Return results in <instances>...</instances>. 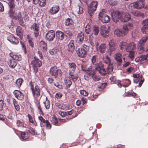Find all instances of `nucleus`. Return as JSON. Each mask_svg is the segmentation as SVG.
Instances as JSON below:
<instances>
[{"instance_id": "56", "label": "nucleus", "mask_w": 148, "mask_h": 148, "mask_svg": "<svg viewBox=\"0 0 148 148\" xmlns=\"http://www.w3.org/2000/svg\"><path fill=\"white\" fill-rule=\"evenodd\" d=\"M57 52V50L55 49H52L49 51V53L51 55L56 54Z\"/></svg>"}, {"instance_id": "39", "label": "nucleus", "mask_w": 148, "mask_h": 148, "mask_svg": "<svg viewBox=\"0 0 148 148\" xmlns=\"http://www.w3.org/2000/svg\"><path fill=\"white\" fill-rule=\"evenodd\" d=\"M127 52H129L128 55V57L131 60H133L134 58V55L135 53V51L134 50Z\"/></svg>"}, {"instance_id": "24", "label": "nucleus", "mask_w": 148, "mask_h": 148, "mask_svg": "<svg viewBox=\"0 0 148 148\" xmlns=\"http://www.w3.org/2000/svg\"><path fill=\"white\" fill-rule=\"evenodd\" d=\"M10 56L14 60H16L17 61H20L21 60V57L20 55L16 54L13 53H10Z\"/></svg>"}, {"instance_id": "55", "label": "nucleus", "mask_w": 148, "mask_h": 148, "mask_svg": "<svg viewBox=\"0 0 148 148\" xmlns=\"http://www.w3.org/2000/svg\"><path fill=\"white\" fill-rule=\"evenodd\" d=\"M24 15L23 18L25 21H27L29 20V17L28 16L26 12H24L23 13Z\"/></svg>"}, {"instance_id": "13", "label": "nucleus", "mask_w": 148, "mask_h": 148, "mask_svg": "<svg viewBox=\"0 0 148 148\" xmlns=\"http://www.w3.org/2000/svg\"><path fill=\"white\" fill-rule=\"evenodd\" d=\"M142 24L143 26L142 27L141 31L144 34L148 32V19L143 21Z\"/></svg>"}, {"instance_id": "59", "label": "nucleus", "mask_w": 148, "mask_h": 148, "mask_svg": "<svg viewBox=\"0 0 148 148\" xmlns=\"http://www.w3.org/2000/svg\"><path fill=\"white\" fill-rule=\"evenodd\" d=\"M52 121L53 123L55 124H56L58 122V120L57 118L54 116L52 119Z\"/></svg>"}, {"instance_id": "16", "label": "nucleus", "mask_w": 148, "mask_h": 148, "mask_svg": "<svg viewBox=\"0 0 148 148\" xmlns=\"http://www.w3.org/2000/svg\"><path fill=\"white\" fill-rule=\"evenodd\" d=\"M13 94L15 97L19 100H23L24 99L23 93L19 90H15L13 92Z\"/></svg>"}, {"instance_id": "17", "label": "nucleus", "mask_w": 148, "mask_h": 148, "mask_svg": "<svg viewBox=\"0 0 148 148\" xmlns=\"http://www.w3.org/2000/svg\"><path fill=\"white\" fill-rule=\"evenodd\" d=\"M77 53L78 56L82 58L84 57L87 54L86 51L84 49L82 48L78 49L77 51Z\"/></svg>"}, {"instance_id": "44", "label": "nucleus", "mask_w": 148, "mask_h": 148, "mask_svg": "<svg viewBox=\"0 0 148 148\" xmlns=\"http://www.w3.org/2000/svg\"><path fill=\"white\" fill-rule=\"evenodd\" d=\"M21 136L23 140L27 139L28 138V133L27 132H21Z\"/></svg>"}, {"instance_id": "6", "label": "nucleus", "mask_w": 148, "mask_h": 148, "mask_svg": "<svg viewBox=\"0 0 148 148\" xmlns=\"http://www.w3.org/2000/svg\"><path fill=\"white\" fill-rule=\"evenodd\" d=\"M99 20L104 23H108L110 21V18L108 15L105 14L104 10L99 12Z\"/></svg>"}, {"instance_id": "8", "label": "nucleus", "mask_w": 148, "mask_h": 148, "mask_svg": "<svg viewBox=\"0 0 148 148\" xmlns=\"http://www.w3.org/2000/svg\"><path fill=\"white\" fill-rule=\"evenodd\" d=\"M98 4L97 1H93L90 3L88 9V13L90 16H92L93 12L96 10Z\"/></svg>"}, {"instance_id": "46", "label": "nucleus", "mask_w": 148, "mask_h": 148, "mask_svg": "<svg viewBox=\"0 0 148 148\" xmlns=\"http://www.w3.org/2000/svg\"><path fill=\"white\" fill-rule=\"evenodd\" d=\"M46 101L44 102V103L46 108L47 109H49L50 106V102L49 100H47V97L46 98Z\"/></svg>"}, {"instance_id": "38", "label": "nucleus", "mask_w": 148, "mask_h": 148, "mask_svg": "<svg viewBox=\"0 0 148 148\" xmlns=\"http://www.w3.org/2000/svg\"><path fill=\"white\" fill-rule=\"evenodd\" d=\"M69 77H66L64 79V82L66 87H69L72 84V82Z\"/></svg>"}, {"instance_id": "50", "label": "nucleus", "mask_w": 148, "mask_h": 148, "mask_svg": "<svg viewBox=\"0 0 148 148\" xmlns=\"http://www.w3.org/2000/svg\"><path fill=\"white\" fill-rule=\"evenodd\" d=\"M90 27L88 24L85 27V31L87 34H89L90 32Z\"/></svg>"}, {"instance_id": "34", "label": "nucleus", "mask_w": 148, "mask_h": 148, "mask_svg": "<svg viewBox=\"0 0 148 148\" xmlns=\"http://www.w3.org/2000/svg\"><path fill=\"white\" fill-rule=\"evenodd\" d=\"M106 49V45L104 44H101L99 47V49L97 50L98 51H100L102 53H103L105 52Z\"/></svg>"}, {"instance_id": "40", "label": "nucleus", "mask_w": 148, "mask_h": 148, "mask_svg": "<svg viewBox=\"0 0 148 148\" xmlns=\"http://www.w3.org/2000/svg\"><path fill=\"white\" fill-rule=\"evenodd\" d=\"M93 34L95 35H97L99 34V28L97 25H94L93 28Z\"/></svg>"}, {"instance_id": "47", "label": "nucleus", "mask_w": 148, "mask_h": 148, "mask_svg": "<svg viewBox=\"0 0 148 148\" xmlns=\"http://www.w3.org/2000/svg\"><path fill=\"white\" fill-rule=\"evenodd\" d=\"M46 0H39V1L38 4L41 7H44L46 5Z\"/></svg>"}, {"instance_id": "32", "label": "nucleus", "mask_w": 148, "mask_h": 148, "mask_svg": "<svg viewBox=\"0 0 148 148\" xmlns=\"http://www.w3.org/2000/svg\"><path fill=\"white\" fill-rule=\"evenodd\" d=\"M69 77L70 79L72 80L74 82L76 81L78 77L77 75L74 74V72H70V71L69 72Z\"/></svg>"}, {"instance_id": "60", "label": "nucleus", "mask_w": 148, "mask_h": 148, "mask_svg": "<svg viewBox=\"0 0 148 148\" xmlns=\"http://www.w3.org/2000/svg\"><path fill=\"white\" fill-rule=\"evenodd\" d=\"M27 116L28 117L29 121L32 123H33L34 121L32 116L29 114H28Z\"/></svg>"}, {"instance_id": "1", "label": "nucleus", "mask_w": 148, "mask_h": 148, "mask_svg": "<svg viewBox=\"0 0 148 148\" xmlns=\"http://www.w3.org/2000/svg\"><path fill=\"white\" fill-rule=\"evenodd\" d=\"M112 17L113 21L116 23L119 19L123 22H126L131 19L130 15L128 13H121L118 11L114 12L112 14Z\"/></svg>"}, {"instance_id": "19", "label": "nucleus", "mask_w": 148, "mask_h": 148, "mask_svg": "<svg viewBox=\"0 0 148 148\" xmlns=\"http://www.w3.org/2000/svg\"><path fill=\"white\" fill-rule=\"evenodd\" d=\"M133 27V25L132 24L128 23L124 24L123 26V32L126 35L129 30L131 29Z\"/></svg>"}, {"instance_id": "43", "label": "nucleus", "mask_w": 148, "mask_h": 148, "mask_svg": "<svg viewBox=\"0 0 148 148\" xmlns=\"http://www.w3.org/2000/svg\"><path fill=\"white\" fill-rule=\"evenodd\" d=\"M8 1L9 8H14L15 4L14 0H8Z\"/></svg>"}, {"instance_id": "4", "label": "nucleus", "mask_w": 148, "mask_h": 148, "mask_svg": "<svg viewBox=\"0 0 148 148\" xmlns=\"http://www.w3.org/2000/svg\"><path fill=\"white\" fill-rule=\"evenodd\" d=\"M136 44L133 42L128 44L125 42H121L119 45L120 49L122 50L125 49L126 51H134L136 49Z\"/></svg>"}, {"instance_id": "33", "label": "nucleus", "mask_w": 148, "mask_h": 148, "mask_svg": "<svg viewBox=\"0 0 148 148\" xmlns=\"http://www.w3.org/2000/svg\"><path fill=\"white\" fill-rule=\"evenodd\" d=\"M39 45L40 46V49H42L43 51H45L47 49V44L44 41H41L39 43Z\"/></svg>"}, {"instance_id": "15", "label": "nucleus", "mask_w": 148, "mask_h": 148, "mask_svg": "<svg viewBox=\"0 0 148 148\" xmlns=\"http://www.w3.org/2000/svg\"><path fill=\"white\" fill-rule=\"evenodd\" d=\"M143 1H137L133 3V7L137 9H140L144 7Z\"/></svg>"}, {"instance_id": "45", "label": "nucleus", "mask_w": 148, "mask_h": 148, "mask_svg": "<svg viewBox=\"0 0 148 148\" xmlns=\"http://www.w3.org/2000/svg\"><path fill=\"white\" fill-rule=\"evenodd\" d=\"M76 12L79 14H81L83 12V8L82 7V6L78 5L76 8Z\"/></svg>"}, {"instance_id": "18", "label": "nucleus", "mask_w": 148, "mask_h": 148, "mask_svg": "<svg viewBox=\"0 0 148 148\" xmlns=\"http://www.w3.org/2000/svg\"><path fill=\"white\" fill-rule=\"evenodd\" d=\"M131 13L134 16L138 17H144L146 15V14L136 10H132Z\"/></svg>"}, {"instance_id": "7", "label": "nucleus", "mask_w": 148, "mask_h": 148, "mask_svg": "<svg viewBox=\"0 0 148 148\" xmlns=\"http://www.w3.org/2000/svg\"><path fill=\"white\" fill-rule=\"evenodd\" d=\"M49 72L50 74L55 78L58 75H61L62 74L61 70L58 69L55 66L52 67L50 69Z\"/></svg>"}, {"instance_id": "5", "label": "nucleus", "mask_w": 148, "mask_h": 148, "mask_svg": "<svg viewBox=\"0 0 148 148\" xmlns=\"http://www.w3.org/2000/svg\"><path fill=\"white\" fill-rule=\"evenodd\" d=\"M81 69L84 71H87V73L90 77H92L93 80L95 81H97L100 80V78L95 75V70L92 69V67L90 66L88 69H87V70L85 68H84V65L82 64L81 65Z\"/></svg>"}, {"instance_id": "21", "label": "nucleus", "mask_w": 148, "mask_h": 148, "mask_svg": "<svg viewBox=\"0 0 148 148\" xmlns=\"http://www.w3.org/2000/svg\"><path fill=\"white\" fill-rule=\"evenodd\" d=\"M16 16V18L14 20H17L20 25L22 26H24L25 25L24 21L23 20L22 15L20 12H19Z\"/></svg>"}, {"instance_id": "29", "label": "nucleus", "mask_w": 148, "mask_h": 148, "mask_svg": "<svg viewBox=\"0 0 148 148\" xmlns=\"http://www.w3.org/2000/svg\"><path fill=\"white\" fill-rule=\"evenodd\" d=\"M84 39V35L82 33H80L78 34L77 38V40L79 43H81Z\"/></svg>"}, {"instance_id": "22", "label": "nucleus", "mask_w": 148, "mask_h": 148, "mask_svg": "<svg viewBox=\"0 0 148 148\" xmlns=\"http://www.w3.org/2000/svg\"><path fill=\"white\" fill-rule=\"evenodd\" d=\"M59 9V7L58 5H53L50 9L49 12L51 14H54L58 12Z\"/></svg>"}, {"instance_id": "63", "label": "nucleus", "mask_w": 148, "mask_h": 148, "mask_svg": "<svg viewBox=\"0 0 148 148\" xmlns=\"http://www.w3.org/2000/svg\"><path fill=\"white\" fill-rule=\"evenodd\" d=\"M133 76L135 79L139 78V79H141L142 78V77L141 76H140V75L139 74H134L133 75Z\"/></svg>"}, {"instance_id": "61", "label": "nucleus", "mask_w": 148, "mask_h": 148, "mask_svg": "<svg viewBox=\"0 0 148 148\" xmlns=\"http://www.w3.org/2000/svg\"><path fill=\"white\" fill-rule=\"evenodd\" d=\"M4 11V8L3 4L0 2V12H2Z\"/></svg>"}, {"instance_id": "30", "label": "nucleus", "mask_w": 148, "mask_h": 148, "mask_svg": "<svg viewBox=\"0 0 148 148\" xmlns=\"http://www.w3.org/2000/svg\"><path fill=\"white\" fill-rule=\"evenodd\" d=\"M122 55L120 53H116L114 55V58L119 62V65L121 63Z\"/></svg>"}, {"instance_id": "14", "label": "nucleus", "mask_w": 148, "mask_h": 148, "mask_svg": "<svg viewBox=\"0 0 148 148\" xmlns=\"http://www.w3.org/2000/svg\"><path fill=\"white\" fill-rule=\"evenodd\" d=\"M7 39L10 42L14 44H17L18 43L17 39L11 34H10L7 37Z\"/></svg>"}, {"instance_id": "25", "label": "nucleus", "mask_w": 148, "mask_h": 148, "mask_svg": "<svg viewBox=\"0 0 148 148\" xmlns=\"http://www.w3.org/2000/svg\"><path fill=\"white\" fill-rule=\"evenodd\" d=\"M56 36L58 39L60 40L64 39L65 35L63 32L59 30L57 31L56 32Z\"/></svg>"}, {"instance_id": "35", "label": "nucleus", "mask_w": 148, "mask_h": 148, "mask_svg": "<svg viewBox=\"0 0 148 148\" xmlns=\"http://www.w3.org/2000/svg\"><path fill=\"white\" fill-rule=\"evenodd\" d=\"M75 49V46L73 41H71L68 45V51L73 52Z\"/></svg>"}, {"instance_id": "3", "label": "nucleus", "mask_w": 148, "mask_h": 148, "mask_svg": "<svg viewBox=\"0 0 148 148\" xmlns=\"http://www.w3.org/2000/svg\"><path fill=\"white\" fill-rule=\"evenodd\" d=\"M29 86L30 89L32 91V93L34 98L36 100L40 99L42 96L41 94V89L40 87L38 85L34 86V83L32 81L29 82Z\"/></svg>"}, {"instance_id": "37", "label": "nucleus", "mask_w": 148, "mask_h": 148, "mask_svg": "<svg viewBox=\"0 0 148 148\" xmlns=\"http://www.w3.org/2000/svg\"><path fill=\"white\" fill-rule=\"evenodd\" d=\"M74 23L73 20L72 19L67 18L66 19L64 24L65 25L69 26L73 25Z\"/></svg>"}, {"instance_id": "31", "label": "nucleus", "mask_w": 148, "mask_h": 148, "mask_svg": "<svg viewBox=\"0 0 148 148\" xmlns=\"http://www.w3.org/2000/svg\"><path fill=\"white\" fill-rule=\"evenodd\" d=\"M114 34L117 36L119 37L125 35L123 30H121L119 29H116L115 30L114 32Z\"/></svg>"}, {"instance_id": "51", "label": "nucleus", "mask_w": 148, "mask_h": 148, "mask_svg": "<svg viewBox=\"0 0 148 148\" xmlns=\"http://www.w3.org/2000/svg\"><path fill=\"white\" fill-rule=\"evenodd\" d=\"M64 32L65 34V36L67 37H70L72 36V33L69 30H67Z\"/></svg>"}, {"instance_id": "36", "label": "nucleus", "mask_w": 148, "mask_h": 148, "mask_svg": "<svg viewBox=\"0 0 148 148\" xmlns=\"http://www.w3.org/2000/svg\"><path fill=\"white\" fill-rule=\"evenodd\" d=\"M69 68L70 72H74L76 67V65L75 63L72 62L69 64Z\"/></svg>"}, {"instance_id": "48", "label": "nucleus", "mask_w": 148, "mask_h": 148, "mask_svg": "<svg viewBox=\"0 0 148 148\" xmlns=\"http://www.w3.org/2000/svg\"><path fill=\"white\" fill-rule=\"evenodd\" d=\"M137 48L138 50V52L139 54H143L145 52V49H144V47H138Z\"/></svg>"}, {"instance_id": "2", "label": "nucleus", "mask_w": 148, "mask_h": 148, "mask_svg": "<svg viewBox=\"0 0 148 148\" xmlns=\"http://www.w3.org/2000/svg\"><path fill=\"white\" fill-rule=\"evenodd\" d=\"M97 56L95 55L93 56L91 59L92 63L95 65V70L97 71L99 73L102 75H106V70L104 68V65L101 62H99L98 63H96V58Z\"/></svg>"}, {"instance_id": "54", "label": "nucleus", "mask_w": 148, "mask_h": 148, "mask_svg": "<svg viewBox=\"0 0 148 148\" xmlns=\"http://www.w3.org/2000/svg\"><path fill=\"white\" fill-rule=\"evenodd\" d=\"M81 94L85 96H87L88 95V93L84 90H80L79 91Z\"/></svg>"}, {"instance_id": "41", "label": "nucleus", "mask_w": 148, "mask_h": 148, "mask_svg": "<svg viewBox=\"0 0 148 148\" xmlns=\"http://www.w3.org/2000/svg\"><path fill=\"white\" fill-rule=\"evenodd\" d=\"M16 124L18 127H25V124L23 121L22 120H18L16 121Z\"/></svg>"}, {"instance_id": "49", "label": "nucleus", "mask_w": 148, "mask_h": 148, "mask_svg": "<svg viewBox=\"0 0 148 148\" xmlns=\"http://www.w3.org/2000/svg\"><path fill=\"white\" fill-rule=\"evenodd\" d=\"M108 73H110L112 71L113 68L112 64H109L107 67Z\"/></svg>"}, {"instance_id": "62", "label": "nucleus", "mask_w": 148, "mask_h": 148, "mask_svg": "<svg viewBox=\"0 0 148 148\" xmlns=\"http://www.w3.org/2000/svg\"><path fill=\"white\" fill-rule=\"evenodd\" d=\"M3 106V103L2 100H0V111L2 110Z\"/></svg>"}, {"instance_id": "27", "label": "nucleus", "mask_w": 148, "mask_h": 148, "mask_svg": "<svg viewBox=\"0 0 148 148\" xmlns=\"http://www.w3.org/2000/svg\"><path fill=\"white\" fill-rule=\"evenodd\" d=\"M148 39L147 37L142 38L139 41L137 45L138 47H144L145 43L146 42Z\"/></svg>"}, {"instance_id": "42", "label": "nucleus", "mask_w": 148, "mask_h": 148, "mask_svg": "<svg viewBox=\"0 0 148 148\" xmlns=\"http://www.w3.org/2000/svg\"><path fill=\"white\" fill-rule=\"evenodd\" d=\"M23 81V80L21 78H19L16 82L15 84L16 86L19 88L21 86L22 83Z\"/></svg>"}, {"instance_id": "9", "label": "nucleus", "mask_w": 148, "mask_h": 148, "mask_svg": "<svg viewBox=\"0 0 148 148\" xmlns=\"http://www.w3.org/2000/svg\"><path fill=\"white\" fill-rule=\"evenodd\" d=\"M135 61L137 62L143 64L148 61V54L146 55H142L136 58Z\"/></svg>"}, {"instance_id": "57", "label": "nucleus", "mask_w": 148, "mask_h": 148, "mask_svg": "<svg viewBox=\"0 0 148 148\" xmlns=\"http://www.w3.org/2000/svg\"><path fill=\"white\" fill-rule=\"evenodd\" d=\"M44 123L46 124L47 128L50 129L51 128V125L48 121L46 120V122Z\"/></svg>"}, {"instance_id": "26", "label": "nucleus", "mask_w": 148, "mask_h": 148, "mask_svg": "<svg viewBox=\"0 0 148 148\" xmlns=\"http://www.w3.org/2000/svg\"><path fill=\"white\" fill-rule=\"evenodd\" d=\"M14 8H9L10 9L8 13L9 17L13 19H16V16L15 15Z\"/></svg>"}, {"instance_id": "23", "label": "nucleus", "mask_w": 148, "mask_h": 148, "mask_svg": "<svg viewBox=\"0 0 148 148\" xmlns=\"http://www.w3.org/2000/svg\"><path fill=\"white\" fill-rule=\"evenodd\" d=\"M110 50L111 51H115L117 47L116 45L114 40H111L108 44Z\"/></svg>"}, {"instance_id": "53", "label": "nucleus", "mask_w": 148, "mask_h": 148, "mask_svg": "<svg viewBox=\"0 0 148 148\" xmlns=\"http://www.w3.org/2000/svg\"><path fill=\"white\" fill-rule=\"evenodd\" d=\"M124 81L125 82H123L126 84H124L123 85L124 87H128L130 84L131 82L129 79H127L124 80Z\"/></svg>"}, {"instance_id": "10", "label": "nucleus", "mask_w": 148, "mask_h": 148, "mask_svg": "<svg viewBox=\"0 0 148 148\" xmlns=\"http://www.w3.org/2000/svg\"><path fill=\"white\" fill-rule=\"evenodd\" d=\"M55 37V32L53 30H50L47 32L46 34V38L49 41H53Z\"/></svg>"}, {"instance_id": "20", "label": "nucleus", "mask_w": 148, "mask_h": 148, "mask_svg": "<svg viewBox=\"0 0 148 148\" xmlns=\"http://www.w3.org/2000/svg\"><path fill=\"white\" fill-rule=\"evenodd\" d=\"M31 64L33 66L40 67L42 64V63L38 59L36 58V57H34V60L32 61Z\"/></svg>"}, {"instance_id": "64", "label": "nucleus", "mask_w": 148, "mask_h": 148, "mask_svg": "<svg viewBox=\"0 0 148 148\" xmlns=\"http://www.w3.org/2000/svg\"><path fill=\"white\" fill-rule=\"evenodd\" d=\"M39 119L41 121V122L45 123L46 120H45L42 116H40L38 117Z\"/></svg>"}, {"instance_id": "28", "label": "nucleus", "mask_w": 148, "mask_h": 148, "mask_svg": "<svg viewBox=\"0 0 148 148\" xmlns=\"http://www.w3.org/2000/svg\"><path fill=\"white\" fill-rule=\"evenodd\" d=\"M8 64L9 66L12 68H14L16 65V62L12 58L8 60Z\"/></svg>"}, {"instance_id": "52", "label": "nucleus", "mask_w": 148, "mask_h": 148, "mask_svg": "<svg viewBox=\"0 0 148 148\" xmlns=\"http://www.w3.org/2000/svg\"><path fill=\"white\" fill-rule=\"evenodd\" d=\"M104 62L105 63L107 64H110V58L107 56H106L104 59Z\"/></svg>"}, {"instance_id": "58", "label": "nucleus", "mask_w": 148, "mask_h": 148, "mask_svg": "<svg viewBox=\"0 0 148 148\" xmlns=\"http://www.w3.org/2000/svg\"><path fill=\"white\" fill-rule=\"evenodd\" d=\"M28 42L30 45L32 47H34L33 40L32 38H29L28 39Z\"/></svg>"}, {"instance_id": "11", "label": "nucleus", "mask_w": 148, "mask_h": 148, "mask_svg": "<svg viewBox=\"0 0 148 148\" xmlns=\"http://www.w3.org/2000/svg\"><path fill=\"white\" fill-rule=\"evenodd\" d=\"M31 29L34 32V35L36 37H37L39 34V25L36 23H34L31 26Z\"/></svg>"}, {"instance_id": "12", "label": "nucleus", "mask_w": 148, "mask_h": 148, "mask_svg": "<svg viewBox=\"0 0 148 148\" xmlns=\"http://www.w3.org/2000/svg\"><path fill=\"white\" fill-rule=\"evenodd\" d=\"M109 28V26L106 27L104 25L101 26L100 28V33L103 36L106 37L108 35Z\"/></svg>"}]
</instances>
